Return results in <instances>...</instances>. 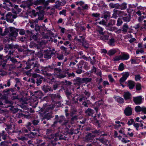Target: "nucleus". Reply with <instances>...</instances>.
Returning <instances> with one entry per match:
<instances>
[{"label": "nucleus", "instance_id": "f257e3e1", "mask_svg": "<svg viewBox=\"0 0 146 146\" xmlns=\"http://www.w3.org/2000/svg\"><path fill=\"white\" fill-rule=\"evenodd\" d=\"M34 59H31L27 61L26 64V66L25 68V69H28L32 67V68H35L34 71L38 73H40L44 76H50L51 75L50 73L48 72H51L52 70L53 64L52 65H48L45 67L42 66L38 63H34Z\"/></svg>", "mask_w": 146, "mask_h": 146}, {"label": "nucleus", "instance_id": "f03ea898", "mask_svg": "<svg viewBox=\"0 0 146 146\" xmlns=\"http://www.w3.org/2000/svg\"><path fill=\"white\" fill-rule=\"evenodd\" d=\"M32 76V77L28 80V82H30L34 84H36L37 86H39L42 83V80L43 79L42 77L35 73L33 74Z\"/></svg>", "mask_w": 146, "mask_h": 146}, {"label": "nucleus", "instance_id": "7ed1b4c3", "mask_svg": "<svg viewBox=\"0 0 146 146\" xmlns=\"http://www.w3.org/2000/svg\"><path fill=\"white\" fill-rule=\"evenodd\" d=\"M70 70L68 69H65L63 70L61 73L57 75V77L60 79L63 78L65 77H67L68 78L70 77H74L75 76V74L72 72L70 73L69 72Z\"/></svg>", "mask_w": 146, "mask_h": 146}, {"label": "nucleus", "instance_id": "20e7f679", "mask_svg": "<svg viewBox=\"0 0 146 146\" xmlns=\"http://www.w3.org/2000/svg\"><path fill=\"white\" fill-rule=\"evenodd\" d=\"M54 119L55 121L54 122L53 124L51 125V127H56L57 123L58 122L61 123L64 122L63 124L64 125L67 123V122H66V120L65 118L63 115L58 116V115H56Z\"/></svg>", "mask_w": 146, "mask_h": 146}, {"label": "nucleus", "instance_id": "39448f33", "mask_svg": "<svg viewBox=\"0 0 146 146\" xmlns=\"http://www.w3.org/2000/svg\"><path fill=\"white\" fill-rule=\"evenodd\" d=\"M42 8L41 6H40L37 7V9H38V11L36 12L35 10L32 11V13L34 17H36L37 15L38 17V18L39 20H43L44 18V11L41 10Z\"/></svg>", "mask_w": 146, "mask_h": 146}, {"label": "nucleus", "instance_id": "423d86ee", "mask_svg": "<svg viewBox=\"0 0 146 146\" xmlns=\"http://www.w3.org/2000/svg\"><path fill=\"white\" fill-rule=\"evenodd\" d=\"M129 58L128 54H125L124 53H121V54L118 56H116L113 58L114 61H118L120 60H126Z\"/></svg>", "mask_w": 146, "mask_h": 146}, {"label": "nucleus", "instance_id": "0eeeda50", "mask_svg": "<svg viewBox=\"0 0 146 146\" xmlns=\"http://www.w3.org/2000/svg\"><path fill=\"white\" fill-rule=\"evenodd\" d=\"M84 95L85 96H83V95L81 94L80 95V97H81L79 99V101L80 102L82 100H87L89 97H90L91 95V93L88 90H85L83 92Z\"/></svg>", "mask_w": 146, "mask_h": 146}, {"label": "nucleus", "instance_id": "6e6552de", "mask_svg": "<svg viewBox=\"0 0 146 146\" xmlns=\"http://www.w3.org/2000/svg\"><path fill=\"white\" fill-rule=\"evenodd\" d=\"M84 61L83 60H81L80 61L79 63L76 65L77 68H76L75 71L78 74H81L83 72V70L82 69V67H83L84 64L83 62H84Z\"/></svg>", "mask_w": 146, "mask_h": 146}, {"label": "nucleus", "instance_id": "1a4fd4ad", "mask_svg": "<svg viewBox=\"0 0 146 146\" xmlns=\"http://www.w3.org/2000/svg\"><path fill=\"white\" fill-rule=\"evenodd\" d=\"M121 17L122 19L124 22H129L131 19V15L124 12Z\"/></svg>", "mask_w": 146, "mask_h": 146}, {"label": "nucleus", "instance_id": "9d476101", "mask_svg": "<svg viewBox=\"0 0 146 146\" xmlns=\"http://www.w3.org/2000/svg\"><path fill=\"white\" fill-rule=\"evenodd\" d=\"M44 58L47 60L51 58L52 55H54V53L51 51L47 49L44 51Z\"/></svg>", "mask_w": 146, "mask_h": 146}, {"label": "nucleus", "instance_id": "9b49d317", "mask_svg": "<svg viewBox=\"0 0 146 146\" xmlns=\"http://www.w3.org/2000/svg\"><path fill=\"white\" fill-rule=\"evenodd\" d=\"M18 31H17L14 28L11 27L10 28V33L9 34V36L15 37L18 35Z\"/></svg>", "mask_w": 146, "mask_h": 146}, {"label": "nucleus", "instance_id": "f8f14e48", "mask_svg": "<svg viewBox=\"0 0 146 146\" xmlns=\"http://www.w3.org/2000/svg\"><path fill=\"white\" fill-rule=\"evenodd\" d=\"M38 98L36 96H33L32 98L31 102V105L34 108H35L38 102Z\"/></svg>", "mask_w": 146, "mask_h": 146}, {"label": "nucleus", "instance_id": "ddd939ff", "mask_svg": "<svg viewBox=\"0 0 146 146\" xmlns=\"http://www.w3.org/2000/svg\"><path fill=\"white\" fill-rule=\"evenodd\" d=\"M113 13L112 17L116 19L117 17V15L120 16L121 17L123 14L124 12L121 10H115V9L113 10Z\"/></svg>", "mask_w": 146, "mask_h": 146}, {"label": "nucleus", "instance_id": "4468645a", "mask_svg": "<svg viewBox=\"0 0 146 146\" xmlns=\"http://www.w3.org/2000/svg\"><path fill=\"white\" fill-rule=\"evenodd\" d=\"M100 115L101 114L99 113L96 116V118L95 117H94V123H95V125H97L98 127L99 128L101 127L100 124L101 123V121L100 120Z\"/></svg>", "mask_w": 146, "mask_h": 146}, {"label": "nucleus", "instance_id": "2eb2a0df", "mask_svg": "<svg viewBox=\"0 0 146 146\" xmlns=\"http://www.w3.org/2000/svg\"><path fill=\"white\" fill-rule=\"evenodd\" d=\"M45 3V0H35L33 2V4L34 5H42L45 7H46Z\"/></svg>", "mask_w": 146, "mask_h": 146}, {"label": "nucleus", "instance_id": "dca6fc26", "mask_svg": "<svg viewBox=\"0 0 146 146\" xmlns=\"http://www.w3.org/2000/svg\"><path fill=\"white\" fill-rule=\"evenodd\" d=\"M95 135H93L92 133H88L85 137V141L86 142H88L92 141L94 137H95Z\"/></svg>", "mask_w": 146, "mask_h": 146}, {"label": "nucleus", "instance_id": "f3484780", "mask_svg": "<svg viewBox=\"0 0 146 146\" xmlns=\"http://www.w3.org/2000/svg\"><path fill=\"white\" fill-rule=\"evenodd\" d=\"M42 89L45 93L53 92L52 88L48 85H44L42 87Z\"/></svg>", "mask_w": 146, "mask_h": 146}, {"label": "nucleus", "instance_id": "a211bd4d", "mask_svg": "<svg viewBox=\"0 0 146 146\" xmlns=\"http://www.w3.org/2000/svg\"><path fill=\"white\" fill-rule=\"evenodd\" d=\"M122 77L120 79L119 82L120 83L124 82L129 75L128 72H125L123 74Z\"/></svg>", "mask_w": 146, "mask_h": 146}, {"label": "nucleus", "instance_id": "6ab92c4d", "mask_svg": "<svg viewBox=\"0 0 146 146\" xmlns=\"http://www.w3.org/2000/svg\"><path fill=\"white\" fill-rule=\"evenodd\" d=\"M133 100L136 105L140 104L142 103V98L141 96L133 97Z\"/></svg>", "mask_w": 146, "mask_h": 146}, {"label": "nucleus", "instance_id": "aec40b11", "mask_svg": "<svg viewBox=\"0 0 146 146\" xmlns=\"http://www.w3.org/2000/svg\"><path fill=\"white\" fill-rule=\"evenodd\" d=\"M74 84L77 85L78 86H80L83 84V79L80 77H78L76 78V79L74 80Z\"/></svg>", "mask_w": 146, "mask_h": 146}, {"label": "nucleus", "instance_id": "412c9836", "mask_svg": "<svg viewBox=\"0 0 146 146\" xmlns=\"http://www.w3.org/2000/svg\"><path fill=\"white\" fill-rule=\"evenodd\" d=\"M13 7H14V8H12V10L13 13L17 15L21 11V9L19 8L17 5H14Z\"/></svg>", "mask_w": 146, "mask_h": 146}, {"label": "nucleus", "instance_id": "4be33fe9", "mask_svg": "<svg viewBox=\"0 0 146 146\" xmlns=\"http://www.w3.org/2000/svg\"><path fill=\"white\" fill-rule=\"evenodd\" d=\"M52 111H50L45 114L43 117L44 119H46L47 121L50 120L51 118H52L53 116L52 115Z\"/></svg>", "mask_w": 146, "mask_h": 146}, {"label": "nucleus", "instance_id": "5701e85b", "mask_svg": "<svg viewBox=\"0 0 146 146\" xmlns=\"http://www.w3.org/2000/svg\"><path fill=\"white\" fill-rule=\"evenodd\" d=\"M91 143L87 144L86 146H101L102 145L100 143L95 140H94L92 142L91 141Z\"/></svg>", "mask_w": 146, "mask_h": 146}, {"label": "nucleus", "instance_id": "b1692460", "mask_svg": "<svg viewBox=\"0 0 146 146\" xmlns=\"http://www.w3.org/2000/svg\"><path fill=\"white\" fill-rule=\"evenodd\" d=\"M12 16V14L11 13H8L6 15V17L5 19L7 22L10 23H12L14 21L13 19L10 18Z\"/></svg>", "mask_w": 146, "mask_h": 146}, {"label": "nucleus", "instance_id": "393cba45", "mask_svg": "<svg viewBox=\"0 0 146 146\" xmlns=\"http://www.w3.org/2000/svg\"><path fill=\"white\" fill-rule=\"evenodd\" d=\"M124 113L126 116L131 115L132 114L131 108L129 107L126 108L124 110Z\"/></svg>", "mask_w": 146, "mask_h": 146}, {"label": "nucleus", "instance_id": "a878e982", "mask_svg": "<svg viewBox=\"0 0 146 146\" xmlns=\"http://www.w3.org/2000/svg\"><path fill=\"white\" fill-rule=\"evenodd\" d=\"M131 94L129 92H125L123 95L124 99L126 101L131 100Z\"/></svg>", "mask_w": 146, "mask_h": 146}, {"label": "nucleus", "instance_id": "bb28decb", "mask_svg": "<svg viewBox=\"0 0 146 146\" xmlns=\"http://www.w3.org/2000/svg\"><path fill=\"white\" fill-rule=\"evenodd\" d=\"M2 96L4 98H6L9 95H10L11 93L10 92L9 89H6L3 90L2 92Z\"/></svg>", "mask_w": 146, "mask_h": 146}, {"label": "nucleus", "instance_id": "cd10ccee", "mask_svg": "<svg viewBox=\"0 0 146 146\" xmlns=\"http://www.w3.org/2000/svg\"><path fill=\"white\" fill-rule=\"evenodd\" d=\"M109 36L108 35H105L104 34L103 35H98V38L99 39L101 40L104 41L106 42L109 39Z\"/></svg>", "mask_w": 146, "mask_h": 146}, {"label": "nucleus", "instance_id": "c85d7f7f", "mask_svg": "<svg viewBox=\"0 0 146 146\" xmlns=\"http://www.w3.org/2000/svg\"><path fill=\"white\" fill-rule=\"evenodd\" d=\"M85 113L88 116H92L94 113V111L92 109L88 108L85 111Z\"/></svg>", "mask_w": 146, "mask_h": 146}, {"label": "nucleus", "instance_id": "c756f323", "mask_svg": "<svg viewBox=\"0 0 146 146\" xmlns=\"http://www.w3.org/2000/svg\"><path fill=\"white\" fill-rule=\"evenodd\" d=\"M127 3L125 2L120 5L119 4V9L122 10H125L127 8Z\"/></svg>", "mask_w": 146, "mask_h": 146}, {"label": "nucleus", "instance_id": "7c9ffc66", "mask_svg": "<svg viewBox=\"0 0 146 146\" xmlns=\"http://www.w3.org/2000/svg\"><path fill=\"white\" fill-rule=\"evenodd\" d=\"M127 85L130 89H133L135 86V83L132 80H128L127 81Z\"/></svg>", "mask_w": 146, "mask_h": 146}, {"label": "nucleus", "instance_id": "2f4dec72", "mask_svg": "<svg viewBox=\"0 0 146 146\" xmlns=\"http://www.w3.org/2000/svg\"><path fill=\"white\" fill-rule=\"evenodd\" d=\"M46 134L48 136V138L50 139V137H51V135H54L52 133L54 132V130L51 128L47 129L46 130Z\"/></svg>", "mask_w": 146, "mask_h": 146}, {"label": "nucleus", "instance_id": "473e14b6", "mask_svg": "<svg viewBox=\"0 0 146 146\" xmlns=\"http://www.w3.org/2000/svg\"><path fill=\"white\" fill-rule=\"evenodd\" d=\"M97 31L98 32L100 35H103L105 34V33L103 32L104 29L99 26H97Z\"/></svg>", "mask_w": 146, "mask_h": 146}, {"label": "nucleus", "instance_id": "72a5a7b5", "mask_svg": "<svg viewBox=\"0 0 146 146\" xmlns=\"http://www.w3.org/2000/svg\"><path fill=\"white\" fill-rule=\"evenodd\" d=\"M129 29V26L127 23H124L122 28V31L123 33H126Z\"/></svg>", "mask_w": 146, "mask_h": 146}, {"label": "nucleus", "instance_id": "f704fd0d", "mask_svg": "<svg viewBox=\"0 0 146 146\" xmlns=\"http://www.w3.org/2000/svg\"><path fill=\"white\" fill-rule=\"evenodd\" d=\"M113 98L118 103L121 104L124 102V100L122 98L117 96H114Z\"/></svg>", "mask_w": 146, "mask_h": 146}, {"label": "nucleus", "instance_id": "c9c22d12", "mask_svg": "<svg viewBox=\"0 0 146 146\" xmlns=\"http://www.w3.org/2000/svg\"><path fill=\"white\" fill-rule=\"evenodd\" d=\"M50 96L51 97L52 100L55 99L56 98H58L59 99H60L61 98L59 94H50Z\"/></svg>", "mask_w": 146, "mask_h": 146}, {"label": "nucleus", "instance_id": "e433bc0d", "mask_svg": "<svg viewBox=\"0 0 146 146\" xmlns=\"http://www.w3.org/2000/svg\"><path fill=\"white\" fill-rule=\"evenodd\" d=\"M110 23H109L106 26V29L107 30L113 31L117 29V28L115 27H112L110 26Z\"/></svg>", "mask_w": 146, "mask_h": 146}, {"label": "nucleus", "instance_id": "4c0bfd02", "mask_svg": "<svg viewBox=\"0 0 146 146\" xmlns=\"http://www.w3.org/2000/svg\"><path fill=\"white\" fill-rule=\"evenodd\" d=\"M51 137H50V139H52L54 138L55 141H56L59 140L60 134L59 133H55L54 135H52Z\"/></svg>", "mask_w": 146, "mask_h": 146}, {"label": "nucleus", "instance_id": "58836bf2", "mask_svg": "<svg viewBox=\"0 0 146 146\" xmlns=\"http://www.w3.org/2000/svg\"><path fill=\"white\" fill-rule=\"evenodd\" d=\"M15 45H14L13 44H6L4 48V50L13 49V48H16Z\"/></svg>", "mask_w": 146, "mask_h": 146}, {"label": "nucleus", "instance_id": "ea45409f", "mask_svg": "<svg viewBox=\"0 0 146 146\" xmlns=\"http://www.w3.org/2000/svg\"><path fill=\"white\" fill-rule=\"evenodd\" d=\"M65 94L68 98L70 100L72 97V93L71 92L69 91L68 90H67L65 91Z\"/></svg>", "mask_w": 146, "mask_h": 146}, {"label": "nucleus", "instance_id": "a19ab883", "mask_svg": "<svg viewBox=\"0 0 146 146\" xmlns=\"http://www.w3.org/2000/svg\"><path fill=\"white\" fill-rule=\"evenodd\" d=\"M7 134L6 133L5 131H2L1 133H0V137H2V138L4 140H5L7 139Z\"/></svg>", "mask_w": 146, "mask_h": 146}, {"label": "nucleus", "instance_id": "79ce46f5", "mask_svg": "<svg viewBox=\"0 0 146 146\" xmlns=\"http://www.w3.org/2000/svg\"><path fill=\"white\" fill-rule=\"evenodd\" d=\"M53 69L52 70H54V72L55 74H58L60 73L61 71L62 70L60 68H55V65L53 64Z\"/></svg>", "mask_w": 146, "mask_h": 146}, {"label": "nucleus", "instance_id": "37998d69", "mask_svg": "<svg viewBox=\"0 0 146 146\" xmlns=\"http://www.w3.org/2000/svg\"><path fill=\"white\" fill-rule=\"evenodd\" d=\"M37 38L38 36L37 34L36 35H35V34H33V33L31 35H30V40H31L37 41Z\"/></svg>", "mask_w": 146, "mask_h": 146}, {"label": "nucleus", "instance_id": "c03bdc74", "mask_svg": "<svg viewBox=\"0 0 146 146\" xmlns=\"http://www.w3.org/2000/svg\"><path fill=\"white\" fill-rule=\"evenodd\" d=\"M82 79L83 83H85L86 84L91 82L92 80V78H82Z\"/></svg>", "mask_w": 146, "mask_h": 146}, {"label": "nucleus", "instance_id": "a18cd8bd", "mask_svg": "<svg viewBox=\"0 0 146 146\" xmlns=\"http://www.w3.org/2000/svg\"><path fill=\"white\" fill-rule=\"evenodd\" d=\"M109 6L112 8H115L116 9H119V4L116 3L113 4L112 3H110L109 4Z\"/></svg>", "mask_w": 146, "mask_h": 146}, {"label": "nucleus", "instance_id": "49530a36", "mask_svg": "<svg viewBox=\"0 0 146 146\" xmlns=\"http://www.w3.org/2000/svg\"><path fill=\"white\" fill-rule=\"evenodd\" d=\"M78 119V116L77 115H75L73 116L71 118L70 120V123L71 124H73L75 121H76Z\"/></svg>", "mask_w": 146, "mask_h": 146}, {"label": "nucleus", "instance_id": "de8ad7c7", "mask_svg": "<svg viewBox=\"0 0 146 146\" xmlns=\"http://www.w3.org/2000/svg\"><path fill=\"white\" fill-rule=\"evenodd\" d=\"M96 140H98L100 141V142L102 143L103 144L106 143L108 141L107 140L105 139L104 137H102L101 138H96Z\"/></svg>", "mask_w": 146, "mask_h": 146}, {"label": "nucleus", "instance_id": "09e8293b", "mask_svg": "<svg viewBox=\"0 0 146 146\" xmlns=\"http://www.w3.org/2000/svg\"><path fill=\"white\" fill-rule=\"evenodd\" d=\"M59 84H58L56 82H55L52 85V89L53 90H57L58 88Z\"/></svg>", "mask_w": 146, "mask_h": 146}, {"label": "nucleus", "instance_id": "8fccbe9b", "mask_svg": "<svg viewBox=\"0 0 146 146\" xmlns=\"http://www.w3.org/2000/svg\"><path fill=\"white\" fill-rule=\"evenodd\" d=\"M116 52V50L115 49L110 50L107 53V54L110 56H111L114 54Z\"/></svg>", "mask_w": 146, "mask_h": 146}, {"label": "nucleus", "instance_id": "3c124183", "mask_svg": "<svg viewBox=\"0 0 146 146\" xmlns=\"http://www.w3.org/2000/svg\"><path fill=\"white\" fill-rule=\"evenodd\" d=\"M36 56L39 58H42L44 55V53L43 54L42 51H40L37 52L36 54Z\"/></svg>", "mask_w": 146, "mask_h": 146}, {"label": "nucleus", "instance_id": "603ef678", "mask_svg": "<svg viewBox=\"0 0 146 146\" xmlns=\"http://www.w3.org/2000/svg\"><path fill=\"white\" fill-rule=\"evenodd\" d=\"M146 18V16L142 15L139 17L138 18L137 20L138 22L140 23H142L143 21H144V19Z\"/></svg>", "mask_w": 146, "mask_h": 146}, {"label": "nucleus", "instance_id": "864d4df0", "mask_svg": "<svg viewBox=\"0 0 146 146\" xmlns=\"http://www.w3.org/2000/svg\"><path fill=\"white\" fill-rule=\"evenodd\" d=\"M92 133L94 134H96L98 135H100L102 133V131H100V130H97L96 129H94L93 131H92Z\"/></svg>", "mask_w": 146, "mask_h": 146}, {"label": "nucleus", "instance_id": "5fc2aeb1", "mask_svg": "<svg viewBox=\"0 0 146 146\" xmlns=\"http://www.w3.org/2000/svg\"><path fill=\"white\" fill-rule=\"evenodd\" d=\"M122 20V19L121 18H119L118 19L116 24L117 26H120L122 24L123 22Z\"/></svg>", "mask_w": 146, "mask_h": 146}, {"label": "nucleus", "instance_id": "6e6d98bb", "mask_svg": "<svg viewBox=\"0 0 146 146\" xmlns=\"http://www.w3.org/2000/svg\"><path fill=\"white\" fill-rule=\"evenodd\" d=\"M115 40L113 38H112L110 39L108 41V43L110 46L114 45Z\"/></svg>", "mask_w": 146, "mask_h": 146}, {"label": "nucleus", "instance_id": "4d7b16f0", "mask_svg": "<svg viewBox=\"0 0 146 146\" xmlns=\"http://www.w3.org/2000/svg\"><path fill=\"white\" fill-rule=\"evenodd\" d=\"M55 106L53 105L50 106L46 108V111H51L54 108Z\"/></svg>", "mask_w": 146, "mask_h": 146}, {"label": "nucleus", "instance_id": "13d9d810", "mask_svg": "<svg viewBox=\"0 0 146 146\" xmlns=\"http://www.w3.org/2000/svg\"><path fill=\"white\" fill-rule=\"evenodd\" d=\"M68 129V130L67 131V132L68 134L70 135H72L74 134V129L72 127H71L70 129Z\"/></svg>", "mask_w": 146, "mask_h": 146}, {"label": "nucleus", "instance_id": "bf43d9fd", "mask_svg": "<svg viewBox=\"0 0 146 146\" xmlns=\"http://www.w3.org/2000/svg\"><path fill=\"white\" fill-rule=\"evenodd\" d=\"M0 146H9L8 141H4L1 142Z\"/></svg>", "mask_w": 146, "mask_h": 146}, {"label": "nucleus", "instance_id": "052dcab7", "mask_svg": "<svg viewBox=\"0 0 146 146\" xmlns=\"http://www.w3.org/2000/svg\"><path fill=\"white\" fill-rule=\"evenodd\" d=\"M57 58L59 60H62L64 58V56L62 54H59L57 53Z\"/></svg>", "mask_w": 146, "mask_h": 146}, {"label": "nucleus", "instance_id": "680f3d73", "mask_svg": "<svg viewBox=\"0 0 146 146\" xmlns=\"http://www.w3.org/2000/svg\"><path fill=\"white\" fill-rule=\"evenodd\" d=\"M1 61V64H0V66L3 68H4L6 64L7 61L4 60L2 61V60Z\"/></svg>", "mask_w": 146, "mask_h": 146}, {"label": "nucleus", "instance_id": "e2e57ef3", "mask_svg": "<svg viewBox=\"0 0 146 146\" xmlns=\"http://www.w3.org/2000/svg\"><path fill=\"white\" fill-rule=\"evenodd\" d=\"M136 89L137 90H140L141 89V86L140 83H137L136 85Z\"/></svg>", "mask_w": 146, "mask_h": 146}, {"label": "nucleus", "instance_id": "0e129e2a", "mask_svg": "<svg viewBox=\"0 0 146 146\" xmlns=\"http://www.w3.org/2000/svg\"><path fill=\"white\" fill-rule=\"evenodd\" d=\"M66 10L63 9L59 12V14L60 15H63L64 16H66Z\"/></svg>", "mask_w": 146, "mask_h": 146}, {"label": "nucleus", "instance_id": "69168bd1", "mask_svg": "<svg viewBox=\"0 0 146 146\" xmlns=\"http://www.w3.org/2000/svg\"><path fill=\"white\" fill-rule=\"evenodd\" d=\"M124 69V64L123 63H120L118 67V70L119 71H122Z\"/></svg>", "mask_w": 146, "mask_h": 146}, {"label": "nucleus", "instance_id": "338daca9", "mask_svg": "<svg viewBox=\"0 0 146 146\" xmlns=\"http://www.w3.org/2000/svg\"><path fill=\"white\" fill-rule=\"evenodd\" d=\"M41 26H39L38 24H35V30L37 32L39 31Z\"/></svg>", "mask_w": 146, "mask_h": 146}, {"label": "nucleus", "instance_id": "774afa93", "mask_svg": "<svg viewBox=\"0 0 146 146\" xmlns=\"http://www.w3.org/2000/svg\"><path fill=\"white\" fill-rule=\"evenodd\" d=\"M144 23L142 25L141 27V29H144L146 30V20H144L143 21Z\"/></svg>", "mask_w": 146, "mask_h": 146}]
</instances>
